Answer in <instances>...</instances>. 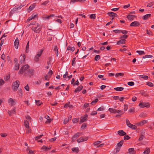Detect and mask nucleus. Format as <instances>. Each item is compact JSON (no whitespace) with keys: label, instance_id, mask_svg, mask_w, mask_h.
Returning a JSON list of instances; mask_svg holds the SVG:
<instances>
[{"label":"nucleus","instance_id":"59","mask_svg":"<svg viewBox=\"0 0 154 154\" xmlns=\"http://www.w3.org/2000/svg\"><path fill=\"white\" fill-rule=\"evenodd\" d=\"M147 85L150 87H152L153 86V84L152 83L149 82L147 83Z\"/></svg>","mask_w":154,"mask_h":154},{"label":"nucleus","instance_id":"54","mask_svg":"<svg viewBox=\"0 0 154 154\" xmlns=\"http://www.w3.org/2000/svg\"><path fill=\"white\" fill-rule=\"evenodd\" d=\"M113 31L116 33H121V30L116 29L113 30Z\"/></svg>","mask_w":154,"mask_h":154},{"label":"nucleus","instance_id":"39","mask_svg":"<svg viewBox=\"0 0 154 154\" xmlns=\"http://www.w3.org/2000/svg\"><path fill=\"white\" fill-rule=\"evenodd\" d=\"M124 75V73H116L115 75V76L116 77H118L119 76H123Z\"/></svg>","mask_w":154,"mask_h":154},{"label":"nucleus","instance_id":"4","mask_svg":"<svg viewBox=\"0 0 154 154\" xmlns=\"http://www.w3.org/2000/svg\"><path fill=\"white\" fill-rule=\"evenodd\" d=\"M126 122L127 126L130 128L134 130H135L137 128V127L134 125L131 124L128 119H126Z\"/></svg>","mask_w":154,"mask_h":154},{"label":"nucleus","instance_id":"53","mask_svg":"<svg viewBox=\"0 0 154 154\" xmlns=\"http://www.w3.org/2000/svg\"><path fill=\"white\" fill-rule=\"evenodd\" d=\"M8 112L10 115H11V114L12 113H14L15 112V109L14 108L11 112L9 111H8Z\"/></svg>","mask_w":154,"mask_h":154},{"label":"nucleus","instance_id":"28","mask_svg":"<svg viewBox=\"0 0 154 154\" xmlns=\"http://www.w3.org/2000/svg\"><path fill=\"white\" fill-rule=\"evenodd\" d=\"M124 143V141L123 140H121L117 144V146L118 147H121Z\"/></svg>","mask_w":154,"mask_h":154},{"label":"nucleus","instance_id":"22","mask_svg":"<svg viewBox=\"0 0 154 154\" xmlns=\"http://www.w3.org/2000/svg\"><path fill=\"white\" fill-rule=\"evenodd\" d=\"M147 120H144L143 121H141L140 122L139 124H138V125H143L144 124L146 123H147Z\"/></svg>","mask_w":154,"mask_h":154},{"label":"nucleus","instance_id":"3","mask_svg":"<svg viewBox=\"0 0 154 154\" xmlns=\"http://www.w3.org/2000/svg\"><path fill=\"white\" fill-rule=\"evenodd\" d=\"M20 85L19 82L18 80H16L13 82L12 86V89L14 91H16Z\"/></svg>","mask_w":154,"mask_h":154},{"label":"nucleus","instance_id":"15","mask_svg":"<svg viewBox=\"0 0 154 154\" xmlns=\"http://www.w3.org/2000/svg\"><path fill=\"white\" fill-rule=\"evenodd\" d=\"M118 134L121 136H124L126 134V133L122 130L119 131H118Z\"/></svg>","mask_w":154,"mask_h":154},{"label":"nucleus","instance_id":"13","mask_svg":"<svg viewBox=\"0 0 154 154\" xmlns=\"http://www.w3.org/2000/svg\"><path fill=\"white\" fill-rule=\"evenodd\" d=\"M19 40L17 37L14 42V45L15 48L17 49L18 48L19 45Z\"/></svg>","mask_w":154,"mask_h":154},{"label":"nucleus","instance_id":"26","mask_svg":"<svg viewBox=\"0 0 154 154\" xmlns=\"http://www.w3.org/2000/svg\"><path fill=\"white\" fill-rule=\"evenodd\" d=\"M139 116L141 118H144L147 116V114L145 112H142L139 115Z\"/></svg>","mask_w":154,"mask_h":154},{"label":"nucleus","instance_id":"42","mask_svg":"<svg viewBox=\"0 0 154 154\" xmlns=\"http://www.w3.org/2000/svg\"><path fill=\"white\" fill-rule=\"evenodd\" d=\"M10 75H7L5 76L4 77V79L6 81H8L10 79Z\"/></svg>","mask_w":154,"mask_h":154},{"label":"nucleus","instance_id":"1","mask_svg":"<svg viewBox=\"0 0 154 154\" xmlns=\"http://www.w3.org/2000/svg\"><path fill=\"white\" fill-rule=\"evenodd\" d=\"M29 66L28 64H26L22 67L18 72V74H22L24 73L25 76H28L29 78L31 77L35 74V70L32 69H28Z\"/></svg>","mask_w":154,"mask_h":154},{"label":"nucleus","instance_id":"18","mask_svg":"<svg viewBox=\"0 0 154 154\" xmlns=\"http://www.w3.org/2000/svg\"><path fill=\"white\" fill-rule=\"evenodd\" d=\"M54 51L55 52L56 56L57 57L58 55L59 54L58 52V49L57 48V45L54 46Z\"/></svg>","mask_w":154,"mask_h":154},{"label":"nucleus","instance_id":"57","mask_svg":"<svg viewBox=\"0 0 154 154\" xmlns=\"http://www.w3.org/2000/svg\"><path fill=\"white\" fill-rule=\"evenodd\" d=\"M19 64H17V63L16 65H15V70H17L19 69Z\"/></svg>","mask_w":154,"mask_h":154},{"label":"nucleus","instance_id":"46","mask_svg":"<svg viewBox=\"0 0 154 154\" xmlns=\"http://www.w3.org/2000/svg\"><path fill=\"white\" fill-rule=\"evenodd\" d=\"M124 140H128L130 138V137L128 135H125L124 137Z\"/></svg>","mask_w":154,"mask_h":154},{"label":"nucleus","instance_id":"41","mask_svg":"<svg viewBox=\"0 0 154 154\" xmlns=\"http://www.w3.org/2000/svg\"><path fill=\"white\" fill-rule=\"evenodd\" d=\"M100 57L99 55H97L94 57V60L96 61H98L100 58Z\"/></svg>","mask_w":154,"mask_h":154},{"label":"nucleus","instance_id":"32","mask_svg":"<svg viewBox=\"0 0 154 154\" xmlns=\"http://www.w3.org/2000/svg\"><path fill=\"white\" fill-rule=\"evenodd\" d=\"M108 110L111 112L112 113H116V109H114L113 108H110Z\"/></svg>","mask_w":154,"mask_h":154},{"label":"nucleus","instance_id":"33","mask_svg":"<svg viewBox=\"0 0 154 154\" xmlns=\"http://www.w3.org/2000/svg\"><path fill=\"white\" fill-rule=\"evenodd\" d=\"M136 52L140 55H144L145 54L144 51H137Z\"/></svg>","mask_w":154,"mask_h":154},{"label":"nucleus","instance_id":"52","mask_svg":"<svg viewBox=\"0 0 154 154\" xmlns=\"http://www.w3.org/2000/svg\"><path fill=\"white\" fill-rule=\"evenodd\" d=\"M43 136V134H41V135H40L39 136H36L35 137V140H38L40 139Z\"/></svg>","mask_w":154,"mask_h":154},{"label":"nucleus","instance_id":"17","mask_svg":"<svg viewBox=\"0 0 154 154\" xmlns=\"http://www.w3.org/2000/svg\"><path fill=\"white\" fill-rule=\"evenodd\" d=\"M83 88V87L82 85H80L76 89H75L74 92H77L81 91Z\"/></svg>","mask_w":154,"mask_h":154},{"label":"nucleus","instance_id":"61","mask_svg":"<svg viewBox=\"0 0 154 154\" xmlns=\"http://www.w3.org/2000/svg\"><path fill=\"white\" fill-rule=\"evenodd\" d=\"M5 83V81L2 79H0V86L2 85Z\"/></svg>","mask_w":154,"mask_h":154},{"label":"nucleus","instance_id":"35","mask_svg":"<svg viewBox=\"0 0 154 154\" xmlns=\"http://www.w3.org/2000/svg\"><path fill=\"white\" fill-rule=\"evenodd\" d=\"M36 104L38 106H39L42 103L39 100H35Z\"/></svg>","mask_w":154,"mask_h":154},{"label":"nucleus","instance_id":"40","mask_svg":"<svg viewBox=\"0 0 154 154\" xmlns=\"http://www.w3.org/2000/svg\"><path fill=\"white\" fill-rule=\"evenodd\" d=\"M152 56L150 55H145L144 56H143V58H151L152 57Z\"/></svg>","mask_w":154,"mask_h":154},{"label":"nucleus","instance_id":"58","mask_svg":"<svg viewBox=\"0 0 154 154\" xmlns=\"http://www.w3.org/2000/svg\"><path fill=\"white\" fill-rule=\"evenodd\" d=\"M44 77H45V80H49V79L51 78L48 75H45Z\"/></svg>","mask_w":154,"mask_h":154},{"label":"nucleus","instance_id":"62","mask_svg":"<svg viewBox=\"0 0 154 154\" xmlns=\"http://www.w3.org/2000/svg\"><path fill=\"white\" fill-rule=\"evenodd\" d=\"M121 32L123 34H125L128 33V31L125 30H121Z\"/></svg>","mask_w":154,"mask_h":154},{"label":"nucleus","instance_id":"56","mask_svg":"<svg viewBox=\"0 0 154 154\" xmlns=\"http://www.w3.org/2000/svg\"><path fill=\"white\" fill-rule=\"evenodd\" d=\"M53 72L51 70H50L48 72V73L47 75H48L50 76V77H51V75L53 74Z\"/></svg>","mask_w":154,"mask_h":154},{"label":"nucleus","instance_id":"9","mask_svg":"<svg viewBox=\"0 0 154 154\" xmlns=\"http://www.w3.org/2000/svg\"><path fill=\"white\" fill-rule=\"evenodd\" d=\"M26 55L25 54H23L22 55H21L20 56V63L21 64L23 62L25 59Z\"/></svg>","mask_w":154,"mask_h":154},{"label":"nucleus","instance_id":"7","mask_svg":"<svg viewBox=\"0 0 154 154\" xmlns=\"http://www.w3.org/2000/svg\"><path fill=\"white\" fill-rule=\"evenodd\" d=\"M82 134L83 133L82 132H79L77 133L72 137V141H73L74 140L78 138L80 136L82 135Z\"/></svg>","mask_w":154,"mask_h":154},{"label":"nucleus","instance_id":"43","mask_svg":"<svg viewBox=\"0 0 154 154\" xmlns=\"http://www.w3.org/2000/svg\"><path fill=\"white\" fill-rule=\"evenodd\" d=\"M40 57L36 55L34 57V60L36 62H37L39 61V57Z\"/></svg>","mask_w":154,"mask_h":154},{"label":"nucleus","instance_id":"64","mask_svg":"<svg viewBox=\"0 0 154 154\" xmlns=\"http://www.w3.org/2000/svg\"><path fill=\"white\" fill-rule=\"evenodd\" d=\"M144 137V136L143 135H141L139 139V140H143V138Z\"/></svg>","mask_w":154,"mask_h":154},{"label":"nucleus","instance_id":"51","mask_svg":"<svg viewBox=\"0 0 154 154\" xmlns=\"http://www.w3.org/2000/svg\"><path fill=\"white\" fill-rule=\"evenodd\" d=\"M42 149H44L45 150L48 151V147L45 146H44L43 147L41 148Z\"/></svg>","mask_w":154,"mask_h":154},{"label":"nucleus","instance_id":"38","mask_svg":"<svg viewBox=\"0 0 154 154\" xmlns=\"http://www.w3.org/2000/svg\"><path fill=\"white\" fill-rule=\"evenodd\" d=\"M86 124L84 123L82 125L81 128L82 129H84L86 128Z\"/></svg>","mask_w":154,"mask_h":154},{"label":"nucleus","instance_id":"47","mask_svg":"<svg viewBox=\"0 0 154 154\" xmlns=\"http://www.w3.org/2000/svg\"><path fill=\"white\" fill-rule=\"evenodd\" d=\"M98 101V99H96L92 101L91 103L92 105L94 104Z\"/></svg>","mask_w":154,"mask_h":154},{"label":"nucleus","instance_id":"31","mask_svg":"<svg viewBox=\"0 0 154 154\" xmlns=\"http://www.w3.org/2000/svg\"><path fill=\"white\" fill-rule=\"evenodd\" d=\"M24 124L26 128H29V123L28 121H25L24 122Z\"/></svg>","mask_w":154,"mask_h":154},{"label":"nucleus","instance_id":"20","mask_svg":"<svg viewBox=\"0 0 154 154\" xmlns=\"http://www.w3.org/2000/svg\"><path fill=\"white\" fill-rule=\"evenodd\" d=\"M151 14H148L145 15L142 17V18L144 20H146L148 19V18L150 17Z\"/></svg>","mask_w":154,"mask_h":154},{"label":"nucleus","instance_id":"27","mask_svg":"<svg viewBox=\"0 0 154 154\" xmlns=\"http://www.w3.org/2000/svg\"><path fill=\"white\" fill-rule=\"evenodd\" d=\"M18 10L15 7L13 8L10 11V13L12 14H13L14 13L16 12Z\"/></svg>","mask_w":154,"mask_h":154},{"label":"nucleus","instance_id":"5","mask_svg":"<svg viewBox=\"0 0 154 154\" xmlns=\"http://www.w3.org/2000/svg\"><path fill=\"white\" fill-rule=\"evenodd\" d=\"M88 139V137H82L78 139L77 140V141L78 143H81L87 140Z\"/></svg>","mask_w":154,"mask_h":154},{"label":"nucleus","instance_id":"2","mask_svg":"<svg viewBox=\"0 0 154 154\" xmlns=\"http://www.w3.org/2000/svg\"><path fill=\"white\" fill-rule=\"evenodd\" d=\"M32 29L36 33H39L41 30V27L38 23H37L32 27Z\"/></svg>","mask_w":154,"mask_h":154},{"label":"nucleus","instance_id":"21","mask_svg":"<svg viewBox=\"0 0 154 154\" xmlns=\"http://www.w3.org/2000/svg\"><path fill=\"white\" fill-rule=\"evenodd\" d=\"M126 40L125 39H122L117 42V44L118 45H120L121 44L124 43Z\"/></svg>","mask_w":154,"mask_h":154},{"label":"nucleus","instance_id":"11","mask_svg":"<svg viewBox=\"0 0 154 154\" xmlns=\"http://www.w3.org/2000/svg\"><path fill=\"white\" fill-rule=\"evenodd\" d=\"M38 15L37 14H35L34 13H33L31 15V16L29 17L27 20V21L29 22L31 20H32V19H34L36 17H37Z\"/></svg>","mask_w":154,"mask_h":154},{"label":"nucleus","instance_id":"6","mask_svg":"<svg viewBox=\"0 0 154 154\" xmlns=\"http://www.w3.org/2000/svg\"><path fill=\"white\" fill-rule=\"evenodd\" d=\"M139 106L141 108L145 107L149 108L150 106L149 104L148 103H141L139 104Z\"/></svg>","mask_w":154,"mask_h":154},{"label":"nucleus","instance_id":"12","mask_svg":"<svg viewBox=\"0 0 154 154\" xmlns=\"http://www.w3.org/2000/svg\"><path fill=\"white\" fill-rule=\"evenodd\" d=\"M140 25V23L137 21H134L131 23L130 24V26L136 27Z\"/></svg>","mask_w":154,"mask_h":154},{"label":"nucleus","instance_id":"37","mask_svg":"<svg viewBox=\"0 0 154 154\" xmlns=\"http://www.w3.org/2000/svg\"><path fill=\"white\" fill-rule=\"evenodd\" d=\"M101 141H97L94 142L93 143V145L94 146H96L99 145V144H100L101 143Z\"/></svg>","mask_w":154,"mask_h":154},{"label":"nucleus","instance_id":"14","mask_svg":"<svg viewBox=\"0 0 154 154\" xmlns=\"http://www.w3.org/2000/svg\"><path fill=\"white\" fill-rule=\"evenodd\" d=\"M128 153L129 154H135L136 151L134 148H129L128 149Z\"/></svg>","mask_w":154,"mask_h":154},{"label":"nucleus","instance_id":"16","mask_svg":"<svg viewBox=\"0 0 154 154\" xmlns=\"http://www.w3.org/2000/svg\"><path fill=\"white\" fill-rule=\"evenodd\" d=\"M107 14L111 17H117L118 15L112 12H109Z\"/></svg>","mask_w":154,"mask_h":154},{"label":"nucleus","instance_id":"23","mask_svg":"<svg viewBox=\"0 0 154 154\" xmlns=\"http://www.w3.org/2000/svg\"><path fill=\"white\" fill-rule=\"evenodd\" d=\"M114 89L117 91H121L124 89V88L122 87H116L114 88Z\"/></svg>","mask_w":154,"mask_h":154},{"label":"nucleus","instance_id":"8","mask_svg":"<svg viewBox=\"0 0 154 154\" xmlns=\"http://www.w3.org/2000/svg\"><path fill=\"white\" fill-rule=\"evenodd\" d=\"M88 115H85L84 117H82L80 118V124L86 121L87 120Z\"/></svg>","mask_w":154,"mask_h":154},{"label":"nucleus","instance_id":"25","mask_svg":"<svg viewBox=\"0 0 154 154\" xmlns=\"http://www.w3.org/2000/svg\"><path fill=\"white\" fill-rule=\"evenodd\" d=\"M72 151L74 152L78 153L79 151V149L78 147H74L72 149Z\"/></svg>","mask_w":154,"mask_h":154},{"label":"nucleus","instance_id":"50","mask_svg":"<svg viewBox=\"0 0 154 154\" xmlns=\"http://www.w3.org/2000/svg\"><path fill=\"white\" fill-rule=\"evenodd\" d=\"M154 4V2H151L149 3H148L147 5V6L150 7L151 6H152Z\"/></svg>","mask_w":154,"mask_h":154},{"label":"nucleus","instance_id":"10","mask_svg":"<svg viewBox=\"0 0 154 154\" xmlns=\"http://www.w3.org/2000/svg\"><path fill=\"white\" fill-rule=\"evenodd\" d=\"M8 102L10 105L13 106L15 105V103L12 98H9L8 100Z\"/></svg>","mask_w":154,"mask_h":154},{"label":"nucleus","instance_id":"36","mask_svg":"<svg viewBox=\"0 0 154 154\" xmlns=\"http://www.w3.org/2000/svg\"><path fill=\"white\" fill-rule=\"evenodd\" d=\"M79 118H75L72 119V122L73 123H75L78 122L79 121Z\"/></svg>","mask_w":154,"mask_h":154},{"label":"nucleus","instance_id":"34","mask_svg":"<svg viewBox=\"0 0 154 154\" xmlns=\"http://www.w3.org/2000/svg\"><path fill=\"white\" fill-rule=\"evenodd\" d=\"M139 77L140 78H143L144 79H147L148 78V77L147 75H139Z\"/></svg>","mask_w":154,"mask_h":154},{"label":"nucleus","instance_id":"30","mask_svg":"<svg viewBox=\"0 0 154 154\" xmlns=\"http://www.w3.org/2000/svg\"><path fill=\"white\" fill-rule=\"evenodd\" d=\"M29 42H28L26 47V52L28 53L29 51Z\"/></svg>","mask_w":154,"mask_h":154},{"label":"nucleus","instance_id":"44","mask_svg":"<svg viewBox=\"0 0 154 154\" xmlns=\"http://www.w3.org/2000/svg\"><path fill=\"white\" fill-rule=\"evenodd\" d=\"M54 14H52L50 15L47 16L45 17L44 18L45 19H49L51 17H54Z\"/></svg>","mask_w":154,"mask_h":154},{"label":"nucleus","instance_id":"45","mask_svg":"<svg viewBox=\"0 0 154 154\" xmlns=\"http://www.w3.org/2000/svg\"><path fill=\"white\" fill-rule=\"evenodd\" d=\"M76 58L75 57L72 60V65L73 66H74L75 64V60Z\"/></svg>","mask_w":154,"mask_h":154},{"label":"nucleus","instance_id":"55","mask_svg":"<svg viewBox=\"0 0 154 154\" xmlns=\"http://www.w3.org/2000/svg\"><path fill=\"white\" fill-rule=\"evenodd\" d=\"M49 2V1L48 0L46 1L45 2H44L41 4V5H46L47 4H48Z\"/></svg>","mask_w":154,"mask_h":154},{"label":"nucleus","instance_id":"49","mask_svg":"<svg viewBox=\"0 0 154 154\" xmlns=\"http://www.w3.org/2000/svg\"><path fill=\"white\" fill-rule=\"evenodd\" d=\"M128 85L130 86H132L134 85V83L133 82H129L128 83Z\"/></svg>","mask_w":154,"mask_h":154},{"label":"nucleus","instance_id":"24","mask_svg":"<svg viewBox=\"0 0 154 154\" xmlns=\"http://www.w3.org/2000/svg\"><path fill=\"white\" fill-rule=\"evenodd\" d=\"M150 152L149 148H146L143 154H148Z\"/></svg>","mask_w":154,"mask_h":154},{"label":"nucleus","instance_id":"29","mask_svg":"<svg viewBox=\"0 0 154 154\" xmlns=\"http://www.w3.org/2000/svg\"><path fill=\"white\" fill-rule=\"evenodd\" d=\"M43 50H42V49L40 50L39 51H38L37 52V54H36V55L40 57L41 56L42 54V53H43Z\"/></svg>","mask_w":154,"mask_h":154},{"label":"nucleus","instance_id":"60","mask_svg":"<svg viewBox=\"0 0 154 154\" xmlns=\"http://www.w3.org/2000/svg\"><path fill=\"white\" fill-rule=\"evenodd\" d=\"M90 17L92 19H95L96 17L95 14H92L90 16Z\"/></svg>","mask_w":154,"mask_h":154},{"label":"nucleus","instance_id":"19","mask_svg":"<svg viewBox=\"0 0 154 154\" xmlns=\"http://www.w3.org/2000/svg\"><path fill=\"white\" fill-rule=\"evenodd\" d=\"M135 16L134 15H128L127 17V18L130 20H133Z\"/></svg>","mask_w":154,"mask_h":154},{"label":"nucleus","instance_id":"63","mask_svg":"<svg viewBox=\"0 0 154 154\" xmlns=\"http://www.w3.org/2000/svg\"><path fill=\"white\" fill-rule=\"evenodd\" d=\"M18 92L19 93V94L20 96H22L23 94H22V90L21 89H19L18 90Z\"/></svg>","mask_w":154,"mask_h":154},{"label":"nucleus","instance_id":"48","mask_svg":"<svg viewBox=\"0 0 154 154\" xmlns=\"http://www.w3.org/2000/svg\"><path fill=\"white\" fill-rule=\"evenodd\" d=\"M116 112H117L118 113L121 114V115L123 114V112L122 110H116Z\"/></svg>","mask_w":154,"mask_h":154}]
</instances>
